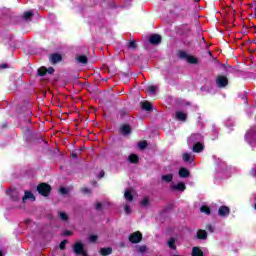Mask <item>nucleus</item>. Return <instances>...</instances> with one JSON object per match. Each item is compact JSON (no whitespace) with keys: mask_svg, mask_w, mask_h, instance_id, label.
<instances>
[{"mask_svg":"<svg viewBox=\"0 0 256 256\" xmlns=\"http://www.w3.org/2000/svg\"><path fill=\"white\" fill-rule=\"evenodd\" d=\"M51 185L42 182L38 184L36 191H38L39 195H42V197H49L51 195Z\"/></svg>","mask_w":256,"mask_h":256,"instance_id":"obj_1","label":"nucleus"},{"mask_svg":"<svg viewBox=\"0 0 256 256\" xmlns=\"http://www.w3.org/2000/svg\"><path fill=\"white\" fill-rule=\"evenodd\" d=\"M178 57H179V59H186V61L190 65H197V63H199V59H197L195 56H191V55L187 54L184 50H180L178 52Z\"/></svg>","mask_w":256,"mask_h":256,"instance_id":"obj_2","label":"nucleus"},{"mask_svg":"<svg viewBox=\"0 0 256 256\" xmlns=\"http://www.w3.org/2000/svg\"><path fill=\"white\" fill-rule=\"evenodd\" d=\"M216 85L219 87V89H223L229 85V78L225 75H218L216 77Z\"/></svg>","mask_w":256,"mask_h":256,"instance_id":"obj_3","label":"nucleus"},{"mask_svg":"<svg viewBox=\"0 0 256 256\" xmlns=\"http://www.w3.org/2000/svg\"><path fill=\"white\" fill-rule=\"evenodd\" d=\"M128 239H129L130 243H134V244L141 243V241H143V234H141V232L137 231V232L130 234Z\"/></svg>","mask_w":256,"mask_h":256,"instance_id":"obj_4","label":"nucleus"},{"mask_svg":"<svg viewBox=\"0 0 256 256\" xmlns=\"http://www.w3.org/2000/svg\"><path fill=\"white\" fill-rule=\"evenodd\" d=\"M85 251V244L83 242L78 241L73 245V253L75 255H81V253H84Z\"/></svg>","mask_w":256,"mask_h":256,"instance_id":"obj_5","label":"nucleus"},{"mask_svg":"<svg viewBox=\"0 0 256 256\" xmlns=\"http://www.w3.org/2000/svg\"><path fill=\"white\" fill-rule=\"evenodd\" d=\"M120 133L124 137H127V135H131V133H133V129L131 128V125H129V124H122L120 126Z\"/></svg>","mask_w":256,"mask_h":256,"instance_id":"obj_6","label":"nucleus"},{"mask_svg":"<svg viewBox=\"0 0 256 256\" xmlns=\"http://www.w3.org/2000/svg\"><path fill=\"white\" fill-rule=\"evenodd\" d=\"M49 60L52 65H57V63H61V61H63V56L59 53H53L50 55Z\"/></svg>","mask_w":256,"mask_h":256,"instance_id":"obj_7","label":"nucleus"},{"mask_svg":"<svg viewBox=\"0 0 256 256\" xmlns=\"http://www.w3.org/2000/svg\"><path fill=\"white\" fill-rule=\"evenodd\" d=\"M231 213V209L228 206H220L218 209V215L219 217H229Z\"/></svg>","mask_w":256,"mask_h":256,"instance_id":"obj_8","label":"nucleus"},{"mask_svg":"<svg viewBox=\"0 0 256 256\" xmlns=\"http://www.w3.org/2000/svg\"><path fill=\"white\" fill-rule=\"evenodd\" d=\"M149 41H150L151 45H159L162 41L161 35L153 34L150 36Z\"/></svg>","mask_w":256,"mask_h":256,"instance_id":"obj_9","label":"nucleus"},{"mask_svg":"<svg viewBox=\"0 0 256 256\" xmlns=\"http://www.w3.org/2000/svg\"><path fill=\"white\" fill-rule=\"evenodd\" d=\"M204 149H205V145H203V143H201V142L194 143V145L192 147L193 153H202V151H204Z\"/></svg>","mask_w":256,"mask_h":256,"instance_id":"obj_10","label":"nucleus"},{"mask_svg":"<svg viewBox=\"0 0 256 256\" xmlns=\"http://www.w3.org/2000/svg\"><path fill=\"white\" fill-rule=\"evenodd\" d=\"M207 231L203 229H198L196 232V239H199L200 241H206L207 239Z\"/></svg>","mask_w":256,"mask_h":256,"instance_id":"obj_11","label":"nucleus"},{"mask_svg":"<svg viewBox=\"0 0 256 256\" xmlns=\"http://www.w3.org/2000/svg\"><path fill=\"white\" fill-rule=\"evenodd\" d=\"M178 175L179 177H181L182 179H187V177L191 176V172H189V169L182 167L179 169L178 171Z\"/></svg>","mask_w":256,"mask_h":256,"instance_id":"obj_12","label":"nucleus"},{"mask_svg":"<svg viewBox=\"0 0 256 256\" xmlns=\"http://www.w3.org/2000/svg\"><path fill=\"white\" fill-rule=\"evenodd\" d=\"M172 189L174 191H185L187 189V186H185V183L180 182V183H178L176 185H173Z\"/></svg>","mask_w":256,"mask_h":256,"instance_id":"obj_13","label":"nucleus"},{"mask_svg":"<svg viewBox=\"0 0 256 256\" xmlns=\"http://www.w3.org/2000/svg\"><path fill=\"white\" fill-rule=\"evenodd\" d=\"M99 253H100V255H102V256L111 255V253H113V248H111V247L100 248Z\"/></svg>","mask_w":256,"mask_h":256,"instance_id":"obj_14","label":"nucleus"},{"mask_svg":"<svg viewBox=\"0 0 256 256\" xmlns=\"http://www.w3.org/2000/svg\"><path fill=\"white\" fill-rule=\"evenodd\" d=\"M76 61L82 65H87V63H89V58L85 55H80L76 57Z\"/></svg>","mask_w":256,"mask_h":256,"instance_id":"obj_15","label":"nucleus"},{"mask_svg":"<svg viewBox=\"0 0 256 256\" xmlns=\"http://www.w3.org/2000/svg\"><path fill=\"white\" fill-rule=\"evenodd\" d=\"M142 109L144 111L151 112V111H153V104H151V102H149V101H144V102H142Z\"/></svg>","mask_w":256,"mask_h":256,"instance_id":"obj_16","label":"nucleus"},{"mask_svg":"<svg viewBox=\"0 0 256 256\" xmlns=\"http://www.w3.org/2000/svg\"><path fill=\"white\" fill-rule=\"evenodd\" d=\"M176 119L178 121H187V114H185V112H181V111H177L176 112Z\"/></svg>","mask_w":256,"mask_h":256,"instance_id":"obj_17","label":"nucleus"},{"mask_svg":"<svg viewBox=\"0 0 256 256\" xmlns=\"http://www.w3.org/2000/svg\"><path fill=\"white\" fill-rule=\"evenodd\" d=\"M10 197H11L12 201H20L21 200V196L19 195V191H17V190H12L10 192Z\"/></svg>","mask_w":256,"mask_h":256,"instance_id":"obj_18","label":"nucleus"},{"mask_svg":"<svg viewBox=\"0 0 256 256\" xmlns=\"http://www.w3.org/2000/svg\"><path fill=\"white\" fill-rule=\"evenodd\" d=\"M192 256H204L203 250L201 248L195 246L192 248Z\"/></svg>","mask_w":256,"mask_h":256,"instance_id":"obj_19","label":"nucleus"},{"mask_svg":"<svg viewBox=\"0 0 256 256\" xmlns=\"http://www.w3.org/2000/svg\"><path fill=\"white\" fill-rule=\"evenodd\" d=\"M128 161L133 164L139 163V156L137 154H130L128 157Z\"/></svg>","mask_w":256,"mask_h":256,"instance_id":"obj_20","label":"nucleus"},{"mask_svg":"<svg viewBox=\"0 0 256 256\" xmlns=\"http://www.w3.org/2000/svg\"><path fill=\"white\" fill-rule=\"evenodd\" d=\"M162 181L165 183H171V181H173V174L162 175Z\"/></svg>","mask_w":256,"mask_h":256,"instance_id":"obj_21","label":"nucleus"},{"mask_svg":"<svg viewBox=\"0 0 256 256\" xmlns=\"http://www.w3.org/2000/svg\"><path fill=\"white\" fill-rule=\"evenodd\" d=\"M25 199H35V195H33V192L26 191L24 196L22 197V200L25 201Z\"/></svg>","mask_w":256,"mask_h":256,"instance_id":"obj_22","label":"nucleus"},{"mask_svg":"<svg viewBox=\"0 0 256 256\" xmlns=\"http://www.w3.org/2000/svg\"><path fill=\"white\" fill-rule=\"evenodd\" d=\"M124 197L126 199V201H133V194L131 193V190H126L124 193Z\"/></svg>","mask_w":256,"mask_h":256,"instance_id":"obj_23","label":"nucleus"},{"mask_svg":"<svg viewBox=\"0 0 256 256\" xmlns=\"http://www.w3.org/2000/svg\"><path fill=\"white\" fill-rule=\"evenodd\" d=\"M200 211L201 213H205V215H211V208L209 206H201Z\"/></svg>","mask_w":256,"mask_h":256,"instance_id":"obj_24","label":"nucleus"},{"mask_svg":"<svg viewBox=\"0 0 256 256\" xmlns=\"http://www.w3.org/2000/svg\"><path fill=\"white\" fill-rule=\"evenodd\" d=\"M147 145H148L147 140L140 141L138 143L139 150L143 151V150L147 149Z\"/></svg>","mask_w":256,"mask_h":256,"instance_id":"obj_25","label":"nucleus"},{"mask_svg":"<svg viewBox=\"0 0 256 256\" xmlns=\"http://www.w3.org/2000/svg\"><path fill=\"white\" fill-rule=\"evenodd\" d=\"M168 247L175 251L177 249V246L175 245V238H170L168 241Z\"/></svg>","mask_w":256,"mask_h":256,"instance_id":"obj_26","label":"nucleus"},{"mask_svg":"<svg viewBox=\"0 0 256 256\" xmlns=\"http://www.w3.org/2000/svg\"><path fill=\"white\" fill-rule=\"evenodd\" d=\"M33 11H26L23 14V19H25V21H29V19H31V17H33Z\"/></svg>","mask_w":256,"mask_h":256,"instance_id":"obj_27","label":"nucleus"},{"mask_svg":"<svg viewBox=\"0 0 256 256\" xmlns=\"http://www.w3.org/2000/svg\"><path fill=\"white\" fill-rule=\"evenodd\" d=\"M127 48L133 49V50L137 49V41L135 40L129 41V43L127 44Z\"/></svg>","mask_w":256,"mask_h":256,"instance_id":"obj_28","label":"nucleus"},{"mask_svg":"<svg viewBox=\"0 0 256 256\" xmlns=\"http://www.w3.org/2000/svg\"><path fill=\"white\" fill-rule=\"evenodd\" d=\"M38 75L39 77H45V75H47V68L46 67L39 68Z\"/></svg>","mask_w":256,"mask_h":256,"instance_id":"obj_29","label":"nucleus"},{"mask_svg":"<svg viewBox=\"0 0 256 256\" xmlns=\"http://www.w3.org/2000/svg\"><path fill=\"white\" fill-rule=\"evenodd\" d=\"M182 159H183V161L185 162V163H189V162H191V154H189V153H184L183 155H182Z\"/></svg>","mask_w":256,"mask_h":256,"instance_id":"obj_30","label":"nucleus"},{"mask_svg":"<svg viewBox=\"0 0 256 256\" xmlns=\"http://www.w3.org/2000/svg\"><path fill=\"white\" fill-rule=\"evenodd\" d=\"M59 217L62 221H69V216L65 212H59Z\"/></svg>","mask_w":256,"mask_h":256,"instance_id":"obj_31","label":"nucleus"},{"mask_svg":"<svg viewBox=\"0 0 256 256\" xmlns=\"http://www.w3.org/2000/svg\"><path fill=\"white\" fill-rule=\"evenodd\" d=\"M68 243H69V241H67V240H63V241L60 242L59 247H60L61 251H65V249H67V244Z\"/></svg>","mask_w":256,"mask_h":256,"instance_id":"obj_32","label":"nucleus"},{"mask_svg":"<svg viewBox=\"0 0 256 256\" xmlns=\"http://www.w3.org/2000/svg\"><path fill=\"white\" fill-rule=\"evenodd\" d=\"M226 72H228V73H239V70L237 68H233L231 65H228V68H226Z\"/></svg>","mask_w":256,"mask_h":256,"instance_id":"obj_33","label":"nucleus"},{"mask_svg":"<svg viewBox=\"0 0 256 256\" xmlns=\"http://www.w3.org/2000/svg\"><path fill=\"white\" fill-rule=\"evenodd\" d=\"M148 91L149 93H152L153 95H155V93H157V87L154 85L148 86Z\"/></svg>","mask_w":256,"mask_h":256,"instance_id":"obj_34","label":"nucleus"},{"mask_svg":"<svg viewBox=\"0 0 256 256\" xmlns=\"http://www.w3.org/2000/svg\"><path fill=\"white\" fill-rule=\"evenodd\" d=\"M97 239H99V236H97V235H91L89 237L90 243H97Z\"/></svg>","mask_w":256,"mask_h":256,"instance_id":"obj_35","label":"nucleus"},{"mask_svg":"<svg viewBox=\"0 0 256 256\" xmlns=\"http://www.w3.org/2000/svg\"><path fill=\"white\" fill-rule=\"evenodd\" d=\"M141 207H147V205H149V198H144L141 203H140Z\"/></svg>","mask_w":256,"mask_h":256,"instance_id":"obj_36","label":"nucleus"},{"mask_svg":"<svg viewBox=\"0 0 256 256\" xmlns=\"http://www.w3.org/2000/svg\"><path fill=\"white\" fill-rule=\"evenodd\" d=\"M206 230H208L209 233H214L215 227H213V225H211V224H208V225H206Z\"/></svg>","mask_w":256,"mask_h":256,"instance_id":"obj_37","label":"nucleus"},{"mask_svg":"<svg viewBox=\"0 0 256 256\" xmlns=\"http://www.w3.org/2000/svg\"><path fill=\"white\" fill-rule=\"evenodd\" d=\"M81 192L86 195H91V189L89 188H81Z\"/></svg>","mask_w":256,"mask_h":256,"instance_id":"obj_38","label":"nucleus"},{"mask_svg":"<svg viewBox=\"0 0 256 256\" xmlns=\"http://www.w3.org/2000/svg\"><path fill=\"white\" fill-rule=\"evenodd\" d=\"M95 209L96 211H101V209H103V204H101L100 202H97L95 204Z\"/></svg>","mask_w":256,"mask_h":256,"instance_id":"obj_39","label":"nucleus"},{"mask_svg":"<svg viewBox=\"0 0 256 256\" xmlns=\"http://www.w3.org/2000/svg\"><path fill=\"white\" fill-rule=\"evenodd\" d=\"M46 73H48L49 75H53V73H55V68L49 67L48 69H46Z\"/></svg>","mask_w":256,"mask_h":256,"instance_id":"obj_40","label":"nucleus"},{"mask_svg":"<svg viewBox=\"0 0 256 256\" xmlns=\"http://www.w3.org/2000/svg\"><path fill=\"white\" fill-rule=\"evenodd\" d=\"M124 210H125L126 215H130L131 214V207H129V205H126L124 207Z\"/></svg>","mask_w":256,"mask_h":256,"instance_id":"obj_41","label":"nucleus"},{"mask_svg":"<svg viewBox=\"0 0 256 256\" xmlns=\"http://www.w3.org/2000/svg\"><path fill=\"white\" fill-rule=\"evenodd\" d=\"M250 175H251L252 177H256V166H254L253 168H251V170H250Z\"/></svg>","mask_w":256,"mask_h":256,"instance_id":"obj_42","label":"nucleus"},{"mask_svg":"<svg viewBox=\"0 0 256 256\" xmlns=\"http://www.w3.org/2000/svg\"><path fill=\"white\" fill-rule=\"evenodd\" d=\"M60 193H61V195H67V193H68L67 188L61 187L60 188Z\"/></svg>","mask_w":256,"mask_h":256,"instance_id":"obj_43","label":"nucleus"},{"mask_svg":"<svg viewBox=\"0 0 256 256\" xmlns=\"http://www.w3.org/2000/svg\"><path fill=\"white\" fill-rule=\"evenodd\" d=\"M63 235H64L65 237H69V236L73 235V232H71V230H65L64 233H63Z\"/></svg>","mask_w":256,"mask_h":256,"instance_id":"obj_44","label":"nucleus"},{"mask_svg":"<svg viewBox=\"0 0 256 256\" xmlns=\"http://www.w3.org/2000/svg\"><path fill=\"white\" fill-rule=\"evenodd\" d=\"M103 177H105V171L101 170L98 175V179H103Z\"/></svg>","mask_w":256,"mask_h":256,"instance_id":"obj_45","label":"nucleus"},{"mask_svg":"<svg viewBox=\"0 0 256 256\" xmlns=\"http://www.w3.org/2000/svg\"><path fill=\"white\" fill-rule=\"evenodd\" d=\"M139 251L140 253H145V251H147V246H140Z\"/></svg>","mask_w":256,"mask_h":256,"instance_id":"obj_46","label":"nucleus"},{"mask_svg":"<svg viewBox=\"0 0 256 256\" xmlns=\"http://www.w3.org/2000/svg\"><path fill=\"white\" fill-rule=\"evenodd\" d=\"M0 69H9V64H6V63L1 64Z\"/></svg>","mask_w":256,"mask_h":256,"instance_id":"obj_47","label":"nucleus"},{"mask_svg":"<svg viewBox=\"0 0 256 256\" xmlns=\"http://www.w3.org/2000/svg\"><path fill=\"white\" fill-rule=\"evenodd\" d=\"M184 31H185V33H191V27L186 26Z\"/></svg>","mask_w":256,"mask_h":256,"instance_id":"obj_48","label":"nucleus"},{"mask_svg":"<svg viewBox=\"0 0 256 256\" xmlns=\"http://www.w3.org/2000/svg\"><path fill=\"white\" fill-rule=\"evenodd\" d=\"M71 157H72V159H77L78 155H77V153L73 152V153L71 154Z\"/></svg>","mask_w":256,"mask_h":256,"instance_id":"obj_49","label":"nucleus"},{"mask_svg":"<svg viewBox=\"0 0 256 256\" xmlns=\"http://www.w3.org/2000/svg\"><path fill=\"white\" fill-rule=\"evenodd\" d=\"M222 67L227 71V69H229V64H222Z\"/></svg>","mask_w":256,"mask_h":256,"instance_id":"obj_50","label":"nucleus"},{"mask_svg":"<svg viewBox=\"0 0 256 256\" xmlns=\"http://www.w3.org/2000/svg\"><path fill=\"white\" fill-rule=\"evenodd\" d=\"M80 255L82 256H89V254H87V251L84 250V253H81Z\"/></svg>","mask_w":256,"mask_h":256,"instance_id":"obj_51","label":"nucleus"},{"mask_svg":"<svg viewBox=\"0 0 256 256\" xmlns=\"http://www.w3.org/2000/svg\"><path fill=\"white\" fill-rule=\"evenodd\" d=\"M208 55H209L210 57H213V52L208 51Z\"/></svg>","mask_w":256,"mask_h":256,"instance_id":"obj_52","label":"nucleus"},{"mask_svg":"<svg viewBox=\"0 0 256 256\" xmlns=\"http://www.w3.org/2000/svg\"><path fill=\"white\" fill-rule=\"evenodd\" d=\"M254 209H256V196L254 198Z\"/></svg>","mask_w":256,"mask_h":256,"instance_id":"obj_53","label":"nucleus"},{"mask_svg":"<svg viewBox=\"0 0 256 256\" xmlns=\"http://www.w3.org/2000/svg\"><path fill=\"white\" fill-rule=\"evenodd\" d=\"M92 185H97V182L96 181L92 182Z\"/></svg>","mask_w":256,"mask_h":256,"instance_id":"obj_54","label":"nucleus"},{"mask_svg":"<svg viewBox=\"0 0 256 256\" xmlns=\"http://www.w3.org/2000/svg\"><path fill=\"white\" fill-rule=\"evenodd\" d=\"M0 256H3V252L0 250Z\"/></svg>","mask_w":256,"mask_h":256,"instance_id":"obj_55","label":"nucleus"}]
</instances>
